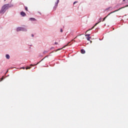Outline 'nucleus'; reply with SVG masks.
<instances>
[{
    "label": "nucleus",
    "mask_w": 128,
    "mask_h": 128,
    "mask_svg": "<svg viewBox=\"0 0 128 128\" xmlns=\"http://www.w3.org/2000/svg\"><path fill=\"white\" fill-rule=\"evenodd\" d=\"M16 31L18 32H28V29L26 28H24V27H18L16 29Z\"/></svg>",
    "instance_id": "obj_2"
},
{
    "label": "nucleus",
    "mask_w": 128,
    "mask_h": 128,
    "mask_svg": "<svg viewBox=\"0 0 128 128\" xmlns=\"http://www.w3.org/2000/svg\"><path fill=\"white\" fill-rule=\"evenodd\" d=\"M8 76H10V75H8Z\"/></svg>",
    "instance_id": "obj_34"
},
{
    "label": "nucleus",
    "mask_w": 128,
    "mask_h": 128,
    "mask_svg": "<svg viewBox=\"0 0 128 128\" xmlns=\"http://www.w3.org/2000/svg\"><path fill=\"white\" fill-rule=\"evenodd\" d=\"M6 60H10V56L8 54H6Z\"/></svg>",
    "instance_id": "obj_10"
},
{
    "label": "nucleus",
    "mask_w": 128,
    "mask_h": 128,
    "mask_svg": "<svg viewBox=\"0 0 128 128\" xmlns=\"http://www.w3.org/2000/svg\"><path fill=\"white\" fill-rule=\"evenodd\" d=\"M32 68V66H27L26 68H24V66L21 68H22V70H30V68Z\"/></svg>",
    "instance_id": "obj_7"
},
{
    "label": "nucleus",
    "mask_w": 128,
    "mask_h": 128,
    "mask_svg": "<svg viewBox=\"0 0 128 128\" xmlns=\"http://www.w3.org/2000/svg\"><path fill=\"white\" fill-rule=\"evenodd\" d=\"M90 40V37H88L87 40Z\"/></svg>",
    "instance_id": "obj_16"
},
{
    "label": "nucleus",
    "mask_w": 128,
    "mask_h": 128,
    "mask_svg": "<svg viewBox=\"0 0 128 128\" xmlns=\"http://www.w3.org/2000/svg\"><path fill=\"white\" fill-rule=\"evenodd\" d=\"M106 10H112V7L110 6L108 8H106L104 12H106Z\"/></svg>",
    "instance_id": "obj_5"
},
{
    "label": "nucleus",
    "mask_w": 128,
    "mask_h": 128,
    "mask_svg": "<svg viewBox=\"0 0 128 128\" xmlns=\"http://www.w3.org/2000/svg\"><path fill=\"white\" fill-rule=\"evenodd\" d=\"M48 56H46V58H48Z\"/></svg>",
    "instance_id": "obj_30"
},
{
    "label": "nucleus",
    "mask_w": 128,
    "mask_h": 128,
    "mask_svg": "<svg viewBox=\"0 0 128 128\" xmlns=\"http://www.w3.org/2000/svg\"><path fill=\"white\" fill-rule=\"evenodd\" d=\"M14 6V4H4L3 6H2V8L0 10V14H4L6 12V10H8L10 8H12Z\"/></svg>",
    "instance_id": "obj_1"
},
{
    "label": "nucleus",
    "mask_w": 128,
    "mask_h": 128,
    "mask_svg": "<svg viewBox=\"0 0 128 128\" xmlns=\"http://www.w3.org/2000/svg\"><path fill=\"white\" fill-rule=\"evenodd\" d=\"M29 20H30V22H36V19L34 18H30Z\"/></svg>",
    "instance_id": "obj_6"
},
{
    "label": "nucleus",
    "mask_w": 128,
    "mask_h": 128,
    "mask_svg": "<svg viewBox=\"0 0 128 128\" xmlns=\"http://www.w3.org/2000/svg\"><path fill=\"white\" fill-rule=\"evenodd\" d=\"M6 0H4V2H6Z\"/></svg>",
    "instance_id": "obj_31"
},
{
    "label": "nucleus",
    "mask_w": 128,
    "mask_h": 128,
    "mask_svg": "<svg viewBox=\"0 0 128 128\" xmlns=\"http://www.w3.org/2000/svg\"><path fill=\"white\" fill-rule=\"evenodd\" d=\"M31 36H32V38H34V34H31Z\"/></svg>",
    "instance_id": "obj_22"
},
{
    "label": "nucleus",
    "mask_w": 128,
    "mask_h": 128,
    "mask_svg": "<svg viewBox=\"0 0 128 128\" xmlns=\"http://www.w3.org/2000/svg\"><path fill=\"white\" fill-rule=\"evenodd\" d=\"M76 2H76V1L74 2L73 4H76Z\"/></svg>",
    "instance_id": "obj_20"
},
{
    "label": "nucleus",
    "mask_w": 128,
    "mask_h": 128,
    "mask_svg": "<svg viewBox=\"0 0 128 128\" xmlns=\"http://www.w3.org/2000/svg\"><path fill=\"white\" fill-rule=\"evenodd\" d=\"M3 80H4V76H2V77L1 78V81Z\"/></svg>",
    "instance_id": "obj_17"
},
{
    "label": "nucleus",
    "mask_w": 128,
    "mask_h": 128,
    "mask_svg": "<svg viewBox=\"0 0 128 128\" xmlns=\"http://www.w3.org/2000/svg\"><path fill=\"white\" fill-rule=\"evenodd\" d=\"M25 10H26V12H28V7L26 6L25 7Z\"/></svg>",
    "instance_id": "obj_18"
},
{
    "label": "nucleus",
    "mask_w": 128,
    "mask_h": 128,
    "mask_svg": "<svg viewBox=\"0 0 128 128\" xmlns=\"http://www.w3.org/2000/svg\"><path fill=\"white\" fill-rule=\"evenodd\" d=\"M54 44H58V42H55Z\"/></svg>",
    "instance_id": "obj_23"
},
{
    "label": "nucleus",
    "mask_w": 128,
    "mask_h": 128,
    "mask_svg": "<svg viewBox=\"0 0 128 128\" xmlns=\"http://www.w3.org/2000/svg\"><path fill=\"white\" fill-rule=\"evenodd\" d=\"M52 48H54V47H52L50 50H52Z\"/></svg>",
    "instance_id": "obj_26"
},
{
    "label": "nucleus",
    "mask_w": 128,
    "mask_h": 128,
    "mask_svg": "<svg viewBox=\"0 0 128 128\" xmlns=\"http://www.w3.org/2000/svg\"><path fill=\"white\" fill-rule=\"evenodd\" d=\"M126 6H128V5Z\"/></svg>",
    "instance_id": "obj_32"
},
{
    "label": "nucleus",
    "mask_w": 128,
    "mask_h": 128,
    "mask_svg": "<svg viewBox=\"0 0 128 128\" xmlns=\"http://www.w3.org/2000/svg\"><path fill=\"white\" fill-rule=\"evenodd\" d=\"M66 46H68V44L65 45L63 48H66Z\"/></svg>",
    "instance_id": "obj_25"
},
{
    "label": "nucleus",
    "mask_w": 128,
    "mask_h": 128,
    "mask_svg": "<svg viewBox=\"0 0 128 128\" xmlns=\"http://www.w3.org/2000/svg\"><path fill=\"white\" fill-rule=\"evenodd\" d=\"M20 15L22 16H26V12H20Z\"/></svg>",
    "instance_id": "obj_8"
},
{
    "label": "nucleus",
    "mask_w": 128,
    "mask_h": 128,
    "mask_svg": "<svg viewBox=\"0 0 128 128\" xmlns=\"http://www.w3.org/2000/svg\"><path fill=\"white\" fill-rule=\"evenodd\" d=\"M90 34H86L85 35V36H88V38L90 37Z\"/></svg>",
    "instance_id": "obj_14"
},
{
    "label": "nucleus",
    "mask_w": 128,
    "mask_h": 128,
    "mask_svg": "<svg viewBox=\"0 0 128 128\" xmlns=\"http://www.w3.org/2000/svg\"><path fill=\"white\" fill-rule=\"evenodd\" d=\"M54 51H52V52H51V54H52V53H54Z\"/></svg>",
    "instance_id": "obj_27"
},
{
    "label": "nucleus",
    "mask_w": 128,
    "mask_h": 128,
    "mask_svg": "<svg viewBox=\"0 0 128 128\" xmlns=\"http://www.w3.org/2000/svg\"><path fill=\"white\" fill-rule=\"evenodd\" d=\"M58 2H60V0H57L56 2H55L54 6L53 8V10H56V8H58Z\"/></svg>",
    "instance_id": "obj_4"
},
{
    "label": "nucleus",
    "mask_w": 128,
    "mask_h": 128,
    "mask_svg": "<svg viewBox=\"0 0 128 128\" xmlns=\"http://www.w3.org/2000/svg\"><path fill=\"white\" fill-rule=\"evenodd\" d=\"M90 42H92V41H90Z\"/></svg>",
    "instance_id": "obj_35"
},
{
    "label": "nucleus",
    "mask_w": 128,
    "mask_h": 128,
    "mask_svg": "<svg viewBox=\"0 0 128 128\" xmlns=\"http://www.w3.org/2000/svg\"><path fill=\"white\" fill-rule=\"evenodd\" d=\"M8 70H7L6 72L5 73V74H8Z\"/></svg>",
    "instance_id": "obj_24"
},
{
    "label": "nucleus",
    "mask_w": 128,
    "mask_h": 128,
    "mask_svg": "<svg viewBox=\"0 0 128 128\" xmlns=\"http://www.w3.org/2000/svg\"><path fill=\"white\" fill-rule=\"evenodd\" d=\"M60 32H63L62 28H60Z\"/></svg>",
    "instance_id": "obj_21"
},
{
    "label": "nucleus",
    "mask_w": 128,
    "mask_h": 128,
    "mask_svg": "<svg viewBox=\"0 0 128 128\" xmlns=\"http://www.w3.org/2000/svg\"><path fill=\"white\" fill-rule=\"evenodd\" d=\"M123 2H126V0H123Z\"/></svg>",
    "instance_id": "obj_29"
},
{
    "label": "nucleus",
    "mask_w": 128,
    "mask_h": 128,
    "mask_svg": "<svg viewBox=\"0 0 128 128\" xmlns=\"http://www.w3.org/2000/svg\"><path fill=\"white\" fill-rule=\"evenodd\" d=\"M100 22H98L96 23V24H94V26H93L92 27V28L89 29V30H92V28H94V26H96V24H100Z\"/></svg>",
    "instance_id": "obj_9"
},
{
    "label": "nucleus",
    "mask_w": 128,
    "mask_h": 128,
    "mask_svg": "<svg viewBox=\"0 0 128 128\" xmlns=\"http://www.w3.org/2000/svg\"><path fill=\"white\" fill-rule=\"evenodd\" d=\"M62 50V48H58L55 50V52H58V50Z\"/></svg>",
    "instance_id": "obj_15"
},
{
    "label": "nucleus",
    "mask_w": 128,
    "mask_h": 128,
    "mask_svg": "<svg viewBox=\"0 0 128 128\" xmlns=\"http://www.w3.org/2000/svg\"><path fill=\"white\" fill-rule=\"evenodd\" d=\"M48 52V50H44V52H43V54H46Z\"/></svg>",
    "instance_id": "obj_13"
},
{
    "label": "nucleus",
    "mask_w": 128,
    "mask_h": 128,
    "mask_svg": "<svg viewBox=\"0 0 128 128\" xmlns=\"http://www.w3.org/2000/svg\"><path fill=\"white\" fill-rule=\"evenodd\" d=\"M0 82H2V80H0Z\"/></svg>",
    "instance_id": "obj_33"
},
{
    "label": "nucleus",
    "mask_w": 128,
    "mask_h": 128,
    "mask_svg": "<svg viewBox=\"0 0 128 128\" xmlns=\"http://www.w3.org/2000/svg\"><path fill=\"white\" fill-rule=\"evenodd\" d=\"M102 20V18H100V20Z\"/></svg>",
    "instance_id": "obj_28"
},
{
    "label": "nucleus",
    "mask_w": 128,
    "mask_h": 128,
    "mask_svg": "<svg viewBox=\"0 0 128 128\" xmlns=\"http://www.w3.org/2000/svg\"><path fill=\"white\" fill-rule=\"evenodd\" d=\"M124 7H122L120 8L119 9L117 10H115L111 12H110L107 16H106L105 18H103L102 22H104V20H106V18L110 16V14H114V12H118V10H122V8H124Z\"/></svg>",
    "instance_id": "obj_3"
},
{
    "label": "nucleus",
    "mask_w": 128,
    "mask_h": 128,
    "mask_svg": "<svg viewBox=\"0 0 128 128\" xmlns=\"http://www.w3.org/2000/svg\"><path fill=\"white\" fill-rule=\"evenodd\" d=\"M46 58V57H44V58H43L40 61V62H42V60H44Z\"/></svg>",
    "instance_id": "obj_19"
},
{
    "label": "nucleus",
    "mask_w": 128,
    "mask_h": 128,
    "mask_svg": "<svg viewBox=\"0 0 128 128\" xmlns=\"http://www.w3.org/2000/svg\"><path fill=\"white\" fill-rule=\"evenodd\" d=\"M40 61L39 62H37L36 64H30V66H38V64H40Z\"/></svg>",
    "instance_id": "obj_11"
},
{
    "label": "nucleus",
    "mask_w": 128,
    "mask_h": 128,
    "mask_svg": "<svg viewBox=\"0 0 128 128\" xmlns=\"http://www.w3.org/2000/svg\"><path fill=\"white\" fill-rule=\"evenodd\" d=\"M80 52H81V54H86V50H84V49H82L80 50Z\"/></svg>",
    "instance_id": "obj_12"
}]
</instances>
